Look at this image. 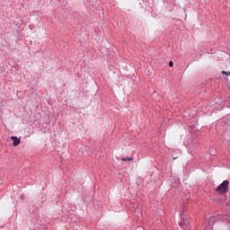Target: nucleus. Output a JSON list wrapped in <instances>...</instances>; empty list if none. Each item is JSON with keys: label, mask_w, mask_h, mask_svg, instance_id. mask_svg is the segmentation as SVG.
<instances>
[{"label": "nucleus", "mask_w": 230, "mask_h": 230, "mask_svg": "<svg viewBox=\"0 0 230 230\" xmlns=\"http://www.w3.org/2000/svg\"><path fill=\"white\" fill-rule=\"evenodd\" d=\"M11 139L13 142V146H19L21 145V138L17 137H11Z\"/></svg>", "instance_id": "nucleus-2"}, {"label": "nucleus", "mask_w": 230, "mask_h": 230, "mask_svg": "<svg viewBox=\"0 0 230 230\" xmlns=\"http://www.w3.org/2000/svg\"><path fill=\"white\" fill-rule=\"evenodd\" d=\"M169 67H173V62L172 61L169 62Z\"/></svg>", "instance_id": "nucleus-4"}, {"label": "nucleus", "mask_w": 230, "mask_h": 230, "mask_svg": "<svg viewBox=\"0 0 230 230\" xmlns=\"http://www.w3.org/2000/svg\"><path fill=\"white\" fill-rule=\"evenodd\" d=\"M221 73H222V75H226V76H230V72L223 70Z\"/></svg>", "instance_id": "nucleus-3"}, {"label": "nucleus", "mask_w": 230, "mask_h": 230, "mask_svg": "<svg viewBox=\"0 0 230 230\" xmlns=\"http://www.w3.org/2000/svg\"><path fill=\"white\" fill-rule=\"evenodd\" d=\"M134 158L130 157V158H128V161H133Z\"/></svg>", "instance_id": "nucleus-6"}, {"label": "nucleus", "mask_w": 230, "mask_h": 230, "mask_svg": "<svg viewBox=\"0 0 230 230\" xmlns=\"http://www.w3.org/2000/svg\"><path fill=\"white\" fill-rule=\"evenodd\" d=\"M217 193L224 194L229 191V181L225 180L217 188H216Z\"/></svg>", "instance_id": "nucleus-1"}, {"label": "nucleus", "mask_w": 230, "mask_h": 230, "mask_svg": "<svg viewBox=\"0 0 230 230\" xmlns=\"http://www.w3.org/2000/svg\"><path fill=\"white\" fill-rule=\"evenodd\" d=\"M122 161H128V158H122Z\"/></svg>", "instance_id": "nucleus-5"}]
</instances>
